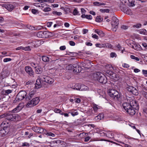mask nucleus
<instances>
[{"instance_id": "obj_18", "label": "nucleus", "mask_w": 147, "mask_h": 147, "mask_svg": "<svg viewBox=\"0 0 147 147\" xmlns=\"http://www.w3.org/2000/svg\"><path fill=\"white\" fill-rule=\"evenodd\" d=\"M82 68L78 65L75 66L74 68L73 71L76 73H79L81 71Z\"/></svg>"}, {"instance_id": "obj_58", "label": "nucleus", "mask_w": 147, "mask_h": 147, "mask_svg": "<svg viewBox=\"0 0 147 147\" xmlns=\"http://www.w3.org/2000/svg\"><path fill=\"white\" fill-rule=\"evenodd\" d=\"M78 12L77 11V9H75L74 10V11L73 12V14L74 15H78Z\"/></svg>"}, {"instance_id": "obj_10", "label": "nucleus", "mask_w": 147, "mask_h": 147, "mask_svg": "<svg viewBox=\"0 0 147 147\" xmlns=\"http://www.w3.org/2000/svg\"><path fill=\"white\" fill-rule=\"evenodd\" d=\"M27 93L24 90L20 91L17 95L18 98H19V100H22L24 98H26V96Z\"/></svg>"}, {"instance_id": "obj_42", "label": "nucleus", "mask_w": 147, "mask_h": 147, "mask_svg": "<svg viewBox=\"0 0 147 147\" xmlns=\"http://www.w3.org/2000/svg\"><path fill=\"white\" fill-rule=\"evenodd\" d=\"M127 0H120L121 4H120V5L121 6H125V3H126Z\"/></svg>"}, {"instance_id": "obj_15", "label": "nucleus", "mask_w": 147, "mask_h": 147, "mask_svg": "<svg viewBox=\"0 0 147 147\" xmlns=\"http://www.w3.org/2000/svg\"><path fill=\"white\" fill-rule=\"evenodd\" d=\"M22 108L23 107L21 105V104H19L16 107L12 110L11 112V113H18L21 110Z\"/></svg>"}, {"instance_id": "obj_13", "label": "nucleus", "mask_w": 147, "mask_h": 147, "mask_svg": "<svg viewBox=\"0 0 147 147\" xmlns=\"http://www.w3.org/2000/svg\"><path fill=\"white\" fill-rule=\"evenodd\" d=\"M42 80L47 83L50 84H52L54 81L53 79L48 76L44 77L43 79H42Z\"/></svg>"}, {"instance_id": "obj_27", "label": "nucleus", "mask_w": 147, "mask_h": 147, "mask_svg": "<svg viewBox=\"0 0 147 147\" xmlns=\"http://www.w3.org/2000/svg\"><path fill=\"white\" fill-rule=\"evenodd\" d=\"M42 34H43V38H47L48 37V32L46 31H42Z\"/></svg>"}, {"instance_id": "obj_45", "label": "nucleus", "mask_w": 147, "mask_h": 147, "mask_svg": "<svg viewBox=\"0 0 147 147\" xmlns=\"http://www.w3.org/2000/svg\"><path fill=\"white\" fill-rule=\"evenodd\" d=\"M30 46L24 47L23 48V50L26 51H30L31 50V49Z\"/></svg>"}, {"instance_id": "obj_37", "label": "nucleus", "mask_w": 147, "mask_h": 147, "mask_svg": "<svg viewBox=\"0 0 147 147\" xmlns=\"http://www.w3.org/2000/svg\"><path fill=\"white\" fill-rule=\"evenodd\" d=\"M103 20V18H101L100 16H98L96 18V21L97 22H100L102 21Z\"/></svg>"}, {"instance_id": "obj_23", "label": "nucleus", "mask_w": 147, "mask_h": 147, "mask_svg": "<svg viewBox=\"0 0 147 147\" xmlns=\"http://www.w3.org/2000/svg\"><path fill=\"white\" fill-rule=\"evenodd\" d=\"M54 145H52V147H60V142L58 141H53V142Z\"/></svg>"}, {"instance_id": "obj_16", "label": "nucleus", "mask_w": 147, "mask_h": 147, "mask_svg": "<svg viewBox=\"0 0 147 147\" xmlns=\"http://www.w3.org/2000/svg\"><path fill=\"white\" fill-rule=\"evenodd\" d=\"M36 91H35L32 90L30 92L29 96H26L25 98V100H26L28 101L31 99L32 97L35 94Z\"/></svg>"}, {"instance_id": "obj_12", "label": "nucleus", "mask_w": 147, "mask_h": 147, "mask_svg": "<svg viewBox=\"0 0 147 147\" xmlns=\"http://www.w3.org/2000/svg\"><path fill=\"white\" fill-rule=\"evenodd\" d=\"M130 45L129 46L130 47L137 51L141 50L142 49L140 45L134 42L132 43V45L130 44Z\"/></svg>"}, {"instance_id": "obj_63", "label": "nucleus", "mask_w": 147, "mask_h": 147, "mask_svg": "<svg viewBox=\"0 0 147 147\" xmlns=\"http://www.w3.org/2000/svg\"><path fill=\"white\" fill-rule=\"evenodd\" d=\"M132 93L135 95H137L138 94V92L137 90L136 89L135 90H134Z\"/></svg>"}, {"instance_id": "obj_26", "label": "nucleus", "mask_w": 147, "mask_h": 147, "mask_svg": "<svg viewBox=\"0 0 147 147\" xmlns=\"http://www.w3.org/2000/svg\"><path fill=\"white\" fill-rule=\"evenodd\" d=\"M98 107L99 106L96 105H93L92 108L95 113L97 112L98 109H99Z\"/></svg>"}, {"instance_id": "obj_55", "label": "nucleus", "mask_w": 147, "mask_h": 147, "mask_svg": "<svg viewBox=\"0 0 147 147\" xmlns=\"http://www.w3.org/2000/svg\"><path fill=\"white\" fill-rule=\"evenodd\" d=\"M51 8L49 7H47L44 9L43 10V11L45 12H47L51 11Z\"/></svg>"}, {"instance_id": "obj_50", "label": "nucleus", "mask_w": 147, "mask_h": 147, "mask_svg": "<svg viewBox=\"0 0 147 147\" xmlns=\"http://www.w3.org/2000/svg\"><path fill=\"white\" fill-rule=\"evenodd\" d=\"M46 135L52 137H54L55 136V135L54 134L51 132L47 133L46 134Z\"/></svg>"}, {"instance_id": "obj_47", "label": "nucleus", "mask_w": 147, "mask_h": 147, "mask_svg": "<svg viewBox=\"0 0 147 147\" xmlns=\"http://www.w3.org/2000/svg\"><path fill=\"white\" fill-rule=\"evenodd\" d=\"M143 113L146 116H147V108H144L143 109Z\"/></svg>"}, {"instance_id": "obj_32", "label": "nucleus", "mask_w": 147, "mask_h": 147, "mask_svg": "<svg viewBox=\"0 0 147 147\" xmlns=\"http://www.w3.org/2000/svg\"><path fill=\"white\" fill-rule=\"evenodd\" d=\"M87 114L89 115H94L95 114L94 112L93 111L92 109H90L87 112Z\"/></svg>"}, {"instance_id": "obj_62", "label": "nucleus", "mask_w": 147, "mask_h": 147, "mask_svg": "<svg viewBox=\"0 0 147 147\" xmlns=\"http://www.w3.org/2000/svg\"><path fill=\"white\" fill-rule=\"evenodd\" d=\"M132 88V86H129L127 88V90L128 91L131 92Z\"/></svg>"}, {"instance_id": "obj_51", "label": "nucleus", "mask_w": 147, "mask_h": 147, "mask_svg": "<svg viewBox=\"0 0 147 147\" xmlns=\"http://www.w3.org/2000/svg\"><path fill=\"white\" fill-rule=\"evenodd\" d=\"M12 59L10 58H5L4 59L3 61L4 62H7L11 61Z\"/></svg>"}, {"instance_id": "obj_8", "label": "nucleus", "mask_w": 147, "mask_h": 147, "mask_svg": "<svg viewBox=\"0 0 147 147\" xmlns=\"http://www.w3.org/2000/svg\"><path fill=\"white\" fill-rule=\"evenodd\" d=\"M26 72L29 75L32 77H34V72L32 68L29 66H26L24 68Z\"/></svg>"}, {"instance_id": "obj_11", "label": "nucleus", "mask_w": 147, "mask_h": 147, "mask_svg": "<svg viewBox=\"0 0 147 147\" xmlns=\"http://www.w3.org/2000/svg\"><path fill=\"white\" fill-rule=\"evenodd\" d=\"M32 129L35 132L38 133L44 134V131L45 129L42 128H40L37 126L33 127Z\"/></svg>"}, {"instance_id": "obj_2", "label": "nucleus", "mask_w": 147, "mask_h": 147, "mask_svg": "<svg viewBox=\"0 0 147 147\" xmlns=\"http://www.w3.org/2000/svg\"><path fill=\"white\" fill-rule=\"evenodd\" d=\"M4 118L8 121H14L20 120V116L17 114H11L9 113H5L0 116V118Z\"/></svg>"}, {"instance_id": "obj_56", "label": "nucleus", "mask_w": 147, "mask_h": 147, "mask_svg": "<svg viewBox=\"0 0 147 147\" xmlns=\"http://www.w3.org/2000/svg\"><path fill=\"white\" fill-rule=\"evenodd\" d=\"M12 92V90H9V89L7 90H6L5 91V93L7 94H9L10 93H11Z\"/></svg>"}, {"instance_id": "obj_43", "label": "nucleus", "mask_w": 147, "mask_h": 147, "mask_svg": "<svg viewBox=\"0 0 147 147\" xmlns=\"http://www.w3.org/2000/svg\"><path fill=\"white\" fill-rule=\"evenodd\" d=\"M130 57L131 59H135L137 61H139L140 60V59L138 57H136L133 55H131Z\"/></svg>"}, {"instance_id": "obj_28", "label": "nucleus", "mask_w": 147, "mask_h": 147, "mask_svg": "<svg viewBox=\"0 0 147 147\" xmlns=\"http://www.w3.org/2000/svg\"><path fill=\"white\" fill-rule=\"evenodd\" d=\"M42 60L45 62H48L49 61V59L48 57L46 56H43L42 57Z\"/></svg>"}, {"instance_id": "obj_33", "label": "nucleus", "mask_w": 147, "mask_h": 147, "mask_svg": "<svg viewBox=\"0 0 147 147\" xmlns=\"http://www.w3.org/2000/svg\"><path fill=\"white\" fill-rule=\"evenodd\" d=\"M80 87L81 85L80 84H76L72 88L73 89L80 91Z\"/></svg>"}, {"instance_id": "obj_57", "label": "nucleus", "mask_w": 147, "mask_h": 147, "mask_svg": "<svg viewBox=\"0 0 147 147\" xmlns=\"http://www.w3.org/2000/svg\"><path fill=\"white\" fill-rule=\"evenodd\" d=\"M42 28L43 27L41 26H38L36 27L35 28H34L35 30H41Z\"/></svg>"}, {"instance_id": "obj_64", "label": "nucleus", "mask_w": 147, "mask_h": 147, "mask_svg": "<svg viewBox=\"0 0 147 147\" xmlns=\"http://www.w3.org/2000/svg\"><path fill=\"white\" fill-rule=\"evenodd\" d=\"M122 66L124 67L127 68H128L129 67V64L125 63H124L123 64Z\"/></svg>"}, {"instance_id": "obj_52", "label": "nucleus", "mask_w": 147, "mask_h": 147, "mask_svg": "<svg viewBox=\"0 0 147 147\" xmlns=\"http://www.w3.org/2000/svg\"><path fill=\"white\" fill-rule=\"evenodd\" d=\"M110 57L112 58H113L114 57H116L117 55L114 52H112L110 54Z\"/></svg>"}, {"instance_id": "obj_30", "label": "nucleus", "mask_w": 147, "mask_h": 147, "mask_svg": "<svg viewBox=\"0 0 147 147\" xmlns=\"http://www.w3.org/2000/svg\"><path fill=\"white\" fill-rule=\"evenodd\" d=\"M76 110H74L73 111H71L69 112V113H70L71 114L73 117L77 115L78 114V113L77 111H76Z\"/></svg>"}, {"instance_id": "obj_35", "label": "nucleus", "mask_w": 147, "mask_h": 147, "mask_svg": "<svg viewBox=\"0 0 147 147\" xmlns=\"http://www.w3.org/2000/svg\"><path fill=\"white\" fill-rule=\"evenodd\" d=\"M93 4L95 5L99 6V5H105V3H99L98 2L96 1L93 3Z\"/></svg>"}, {"instance_id": "obj_6", "label": "nucleus", "mask_w": 147, "mask_h": 147, "mask_svg": "<svg viewBox=\"0 0 147 147\" xmlns=\"http://www.w3.org/2000/svg\"><path fill=\"white\" fill-rule=\"evenodd\" d=\"M119 20L115 16H113L112 18L111 24L112 27H113V30L116 31L118 24H119Z\"/></svg>"}, {"instance_id": "obj_14", "label": "nucleus", "mask_w": 147, "mask_h": 147, "mask_svg": "<svg viewBox=\"0 0 147 147\" xmlns=\"http://www.w3.org/2000/svg\"><path fill=\"white\" fill-rule=\"evenodd\" d=\"M106 69H109V70H107L106 71V74L107 76L110 77L111 75L113 72V71H110L111 70L112 68H113L112 67L111 65H107L106 66Z\"/></svg>"}, {"instance_id": "obj_34", "label": "nucleus", "mask_w": 147, "mask_h": 147, "mask_svg": "<svg viewBox=\"0 0 147 147\" xmlns=\"http://www.w3.org/2000/svg\"><path fill=\"white\" fill-rule=\"evenodd\" d=\"M110 78L115 80H117L118 79L117 78V79L115 74L113 72L112 74L110 77Z\"/></svg>"}, {"instance_id": "obj_36", "label": "nucleus", "mask_w": 147, "mask_h": 147, "mask_svg": "<svg viewBox=\"0 0 147 147\" xmlns=\"http://www.w3.org/2000/svg\"><path fill=\"white\" fill-rule=\"evenodd\" d=\"M75 66L72 65H69L66 67V68L68 70H71L74 69V68Z\"/></svg>"}, {"instance_id": "obj_49", "label": "nucleus", "mask_w": 147, "mask_h": 147, "mask_svg": "<svg viewBox=\"0 0 147 147\" xmlns=\"http://www.w3.org/2000/svg\"><path fill=\"white\" fill-rule=\"evenodd\" d=\"M142 94H143L144 97L147 99V92H146L144 90H142L141 91Z\"/></svg>"}, {"instance_id": "obj_24", "label": "nucleus", "mask_w": 147, "mask_h": 147, "mask_svg": "<svg viewBox=\"0 0 147 147\" xmlns=\"http://www.w3.org/2000/svg\"><path fill=\"white\" fill-rule=\"evenodd\" d=\"M80 89V91H86L88 90V88L84 85H81V87Z\"/></svg>"}, {"instance_id": "obj_60", "label": "nucleus", "mask_w": 147, "mask_h": 147, "mask_svg": "<svg viewBox=\"0 0 147 147\" xmlns=\"http://www.w3.org/2000/svg\"><path fill=\"white\" fill-rule=\"evenodd\" d=\"M86 18L88 20H91L92 18V17L90 15H86Z\"/></svg>"}, {"instance_id": "obj_46", "label": "nucleus", "mask_w": 147, "mask_h": 147, "mask_svg": "<svg viewBox=\"0 0 147 147\" xmlns=\"http://www.w3.org/2000/svg\"><path fill=\"white\" fill-rule=\"evenodd\" d=\"M142 25L140 24H137L133 26V27L134 28H139L141 27Z\"/></svg>"}, {"instance_id": "obj_53", "label": "nucleus", "mask_w": 147, "mask_h": 147, "mask_svg": "<svg viewBox=\"0 0 147 147\" xmlns=\"http://www.w3.org/2000/svg\"><path fill=\"white\" fill-rule=\"evenodd\" d=\"M142 73L145 77H147V70H142Z\"/></svg>"}, {"instance_id": "obj_54", "label": "nucleus", "mask_w": 147, "mask_h": 147, "mask_svg": "<svg viewBox=\"0 0 147 147\" xmlns=\"http://www.w3.org/2000/svg\"><path fill=\"white\" fill-rule=\"evenodd\" d=\"M100 11L102 12H109V10L108 9H100Z\"/></svg>"}, {"instance_id": "obj_5", "label": "nucleus", "mask_w": 147, "mask_h": 147, "mask_svg": "<svg viewBox=\"0 0 147 147\" xmlns=\"http://www.w3.org/2000/svg\"><path fill=\"white\" fill-rule=\"evenodd\" d=\"M39 101V98L36 97L33 98L31 101H29L27 103L26 106L27 107L34 106L38 104Z\"/></svg>"}, {"instance_id": "obj_39", "label": "nucleus", "mask_w": 147, "mask_h": 147, "mask_svg": "<svg viewBox=\"0 0 147 147\" xmlns=\"http://www.w3.org/2000/svg\"><path fill=\"white\" fill-rule=\"evenodd\" d=\"M42 35H43V34L42 31H39L36 34L37 36L40 38H43Z\"/></svg>"}, {"instance_id": "obj_21", "label": "nucleus", "mask_w": 147, "mask_h": 147, "mask_svg": "<svg viewBox=\"0 0 147 147\" xmlns=\"http://www.w3.org/2000/svg\"><path fill=\"white\" fill-rule=\"evenodd\" d=\"M5 7L8 11H11L13 9L14 7L12 4H8L6 5Z\"/></svg>"}, {"instance_id": "obj_19", "label": "nucleus", "mask_w": 147, "mask_h": 147, "mask_svg": "<svg viewBox=\"0 0 147 147\" xmlns=\"http://www.w3.org/2000/svg\"><path fill=\"white\" fill-rule=\"evenodd\" d=\"M41 87V82L39 80H37L36 83L35 84V87L34 88L36 89L40 88Z\"/></svg>"}, {"instance_id": "obj_38", "label": "nucleus", "mask_w": 147, "mask_h": 147, "mask_svg": "<svg viewBox=\"0 0 147 147\" xmlns=\"http://www.w3.org/2000/svg\"><path fill=\"white\" fill-rule=\"evenodd\" d=\"M106 136L110 138H112L113 137V134L111 132H107L106 134Z\"/></svg>"}, {"instance_id": "obj_9", "label": "nucleus", "mask_w": 147, "mask_h": 147, "mask_svg": "<svg viewBox=\"0 0 147 147\" xmlns=\"http://www.w3.org/2000/svg\"><path fill=\"white\" fill-rule=\"evenodd\" d=\"M125 6H121L120 5V8L121 10L123 11L124 13L129 15H131L132 14V13L131 10L128 8H126Z\"/></svg>"}, {"instance_id": "obj_17", "label": "nucleus", "mask_w": 147, "mask_h": 147, "mask_svg": "<svg viewBox=\"0 0 147 147\" xmlns=\"http://www.w3.org/2000/svg\"><path fill=\"white\" fill-rule=\"evenodd\" d=\"M5 126H4V128L0 129V136L3 137L7 133L6 131L5 128Z\"/></svg>"}, {"instance_id": "obj_40", "label": "nucleus", "mask_w": 147, "mask_h": 147, "mask_svg": "<svg viewBox=\"0 0 147 147\" xmlns=\"http://www.w3.org/2000/svg\"><path fill=\"white\" fill-rule=\"evenodd\" d=\"M42 69L41 68H37L35 70L36 73L37 74L41 73L42 72Z\"/></svg>"}, {"instance_id": "obj_44", "label": "nucleus", "mask_w": 147, "mask_h": 147, "mask_svg": "<svg viewBox=\"0 0 147 147\" xmlns=\"http://www.w3.org/2000/svg\"><path fill=\"white\" fill-rule=\"evenodd\" d=\"M30 63L31 65L33 67L35 68H36L38 66V64L37 63H34L33 62H31Z\"/></svg>"}, {"instance_id": "obj_7", "label": "nucleus", "mask_w": 147, "mask_h": 147, "mask_svg": "<svg viewBox=\"0 0 147 147\" xmlns=\"http://www.w3.org/2000/svg\"><path fill=\"white\" fill-rule=\"evenodd\" d=\"M28 43L31 48L37 47L40 45V41L36 40H30Z\"/></svg>"}, {"instance_id": "obj_25", "label": "nucleus", "mask_w": 147, "mask_h": 147, "mask_svg": "<svg viewBox=\"0 0 147 147\" xmlns=\"http://www.w3.org/2000/svg\"><path fill=\"white\" fill-rule=\"evenodd\" d=\"M139 33L143 35H146L147 34V31L145 29L140 30L139 31Z\"/></svg>"}, {"instance_id": "obj_4", "label": "nucleus", "mask_w": 147, "mask_h": 147, "mask_svg": "<svg viewBox=\"0 0 147 147\" xmlns=\"http://www.w3.org/2000/svg\"><path fill=\"white\" fill-rule=\"evenodd\" d=\"M108 93L111 97L115 99H117L120 97V95L118 92L113 89L109 90Z\"/></svg>"}, {"instance_id": "obj_41", "label": "nucleus", "mask_w": 147, "mask_h": 147, "mask_svg": "<svg viewBox=\"0 0 147 147\" xmlns=\"http://www.w3.org/2000/svg\"><path fill=\"white\" fill-rule=\"evenodd\" d=\"M53 14L55 15H57L58 16H60L62 14V13L60 12H57L56 11H54L52 12Z\"/></svg>"}, {"instance_id": "obj_61", "label": "nucleus", "mask_w": 147, "mask_h": 147, "mask_svg": "<svg viewBox=\"0 0 147 147\" xmlns=\"http://www.w3.org/2000/svg\"><path fill=\"white\" fill-rule=\"evenodd\" d=\"M92 37L93 38L96 39H98V36L96 34H92Z\"/></svg>"}, {"instance_id": "obj_3", "label": "nucleus", "mask_w": 147, "mask_h": 147, "mask_svg": "<svg viewBox=\"0 0 147 147\" xmlns=\"http://www.w3.org/2000/svg\"><path fill=\"white\" fill-rule=\"evenodd\" d=\"M93 78L95 80H97L99 82L102 84H106L107 81V79L105 76L102 73L97 72L93 74Z\"/></svg>"}, {"instance_id": "obj_59", "label": "nucleus", "mask_w": 147, "mask_h": 147, "mask_svg": "<svg viewBox=\"0 0 147 147\" xmlns=\"http://www.w3.org/2000/svg\"><path fill=\"white\" fill-rule=\"evenodd\" d=\"M142 45L144 47L145 49L144 50L147 49V44L145 42H144L142 43Z\"/></svg>"}, {"instance_id": "obj_29", "label": "nucleus", "mask_w": 147, "mask_h": 147, "mask_svg": "<svg viewBox=\"0 0 147 147\" xmlns=\"http://www.w3.org/2000/svg\"><path fill=\"white\" fill-rule=\"evenodd\" d=\"M117 50L119 51H121V53H123L124 51H125V49L124 48H123V50H121V47L120 45L118 44L117 46Z\"/></svg>"}, {"instance_id": "obj_48", "label": "nucleus", "mask_w": 147, "mask_h": 147, "mask_svg": "<svg viewBox=\"0 0 147 147\" xmlns=\"http://www.w3.org/2000/svg\"><path fill=\"white\" fill-rule=\"evenodd\" d=\"M130 5L131 6H134L135 5L134 1L131 0H128Z\"/></svg>"}, {"instance_id": "obj_20", "label": "nucleus", "mask_w": 147, "mask_h": 147, "mask_svg": "<svg viewBox=\"0 0 147 147\" xmlns=\"http://www.w3.org/2000/svg\"><path fill=\"white\" fill-rule=\"evenodd\" d=\"M94 32L97 34L101 37H103L105 36L104 33L102 31L100 30H94Z\"/></svg>"}, {"instance_id": "obj_1", "label": "nucleus", "mask_w": 147, "mask_h": 147, "mask_svg": "<svg viewBox=\"0 0 147 147\" xmlns=\"http://www.w3.org/2000/svg\"><path fill=\"white\" fill-rule=\"evenodd\" d=\"M124 109L129 115H134L139 109V106L137 102L131 98L127 99L126 102H124L122 104Z\"/></svg>"}, {"instance_id": "obj_22", "label": "nucleus", "mask_w": 147, "mask_h": 147, "mask_svg": "<svg viewBox=\"0 0 147 147\" xmlns=\"http://www.w3.org/2000/svg\"><path fill=\"white\" fill-rule=\"evenodd\" d=\"M100 47H107L111 48L112 47V46L110 43H106L101 44Z\"/></svg>"}, {"instance_id": "obj_31", "label": "nucleus", "mask_w": 147, "mask_h": 147, "mask_svg": "<svg viewBox=\"0 0 147 147\" xmlns=\"http://www.w3.org/2000/svg\"><path fill=\"white\" fill-rule=\"evenodd\" d=\"M103 118V115L102 113L98 115L95 117V119H97L101 120L102 118Z\"/></svg>"}]
</instances>
